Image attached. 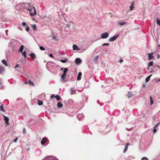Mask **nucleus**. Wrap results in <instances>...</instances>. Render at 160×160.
<instances>
[{"label": "nucleus", "mask_w": 160, "mask_h": 160, "mask_svg": "<svg viewBox=\"0 0 160 160\" xmlns=\"http://www.w3.org/2000/svg\"><path fill=\"white\" fill-rule=\"evenodd\" d=\"M119 36V35H115L113 36L110 38L109 39V42H112L115 40Z\"/></svg>", "instance_id": "nucleus-4"}, {"label": "nucleus", "mask_w": 160, "mask_h": 160, "mask_svg": "<svg viewBox=\"0 0 160 160\" xmlns=\"http://www.w3.org/2000/svg\"><path fill=\"white\" fill-rule=\"evenodd\" d=\"M22 55L24 56L25 58H26V51H23L22 53Z\"/></svg>", "instance_id": "nucleus-29"}, {"label": "nucleus", "mask_w": 160, "mask_h": 160, "mask_svg": "<svg viewBox=\"0 0 160 160\" xmlns=\"http://www.w3.org/2000/svg\"><path fill=\"white\" fill-rule=\"evenodd\" d=\"M153 61H151L149 62L148 64V67H149L153 65Z\"/></svg>", "instance_id": "nucleus-25"}, {"label": "nucleus", "mask_w": 160, "mask_h": 160, "mask_svg": "<svg viewBox=\"0 0 160 160\" xmlns=\"http://www.w3.org/2000/svg\"><path fill=\"white\" fill-rule=\"evenodd\" d=\"M26 84H29L30 85H31V86H34V85L33 84V83L30 80H29L28 81V82H26Z\"/></svg>", "instance_id": "nucleus-19"}, {"label": "nucleus", "mask_w": 160, "mask_h": 160, "mask_svg": "<svg viewBox=\"0 0 160 160\" xmlns=\"http://www.w3.org/2000/svg\"><path fill=\"white\" fill-rule=\"evenodd\" d=\"M31 12L30 14L32 16H34L36 14V11L34 7H33V9H32V11H30Z\"/></svg>", "instance_id": "nucleus-5"}, {"label": "nucleus", "mask_w": 160, "mask_h": 160, "mask_svg": "<svg viewBox=\"0 0 160 160\" xmlns=\"http://www.w3.org/2000/svg\"><path fill=\"white\" fill-rule=\"evenodd\" d=\"M155 128H155V127H154V129L153 130V132L154 133H155V132H156L157 131V130Z\"/></svg>", "instance_id": "nucleus-39"}, {"label": "nucleus", "mask_w": 160, "mask_h": 160, "mask_svg": "<svg viewBox=\"0 0 160 160\" xmlns=\"http://www.w3.org/2000/svg\"><path fill=\"white\" fill-rule=\"evenodd\" d=\"M157 81H158V82H160V79H158L157 80Z\"/></svg>", "instance_id": "nucleus-53"}, {"label": "nucleus", "mask_w": 160, "mask_h": 160, "mask_svg": "<svg viewBox=\"0 0 160 160\" xmlns=\"http://www.w3.org/2000/svg\"><path fill=\"white\" fill-rule=\"evenodd\" d=\"M160 58V55L159 54H158L157 56V58Z\"/></svg>", "instance_id": "nucleus-48"}, {"label": "nucleus", "mask_w": 160, "mask_h": 160, "mask_svg": "<svg viewBox=\"0 0 160 160\" xmlns=\"http://www.w3.org/2000/svg\"><path fill=\"white\" fill-rule=\"evenodd\" d=\"M0 110L1 111L5 112V111L3 108V104L0 106Z\"/></svg>", "instance_id": "nucleus-23"}, {"label": "nucleus", "mask_w": 160, "mask_h": 160, "mask_svg": "<svg viewBox=\"0 0 160 160\" xmlns=\"http://www.w3.org/2000/svg\"><path fill=\"white\" fill-rule=\"evenodd\" d=\"M29 55L30 56L33 58H35L36 57V56L34 53H31L29 54Z\"/></svg>", "instance_id": "nucleus-17"}, {"label": "nucleus", "mask_w": 160, "mask_h": 160, "mask_svg": "<svg viewBox=\"0 0 160 160\" xmlns=\"http://www.w3.org/2000/svg\"><path fill=\"white\" fill-rule=\"evenodd\" d=\"M26 130H25V128H23V132L24 133H26Z\"/></svg>", "instance_id": "nucleus-45"}, {"label": "nucleus", "mask_w": 160, "mask_h": 160, "mask_svg": "<svg viewBox=\"0 0 160 160\" xmlns=\"http://www.w3.org/2000/svg\"><path fill=\"white\" fill-rule=\"evenodd\" d=\"M66 74H63L62 75H61V80L62 81H64V80H65V77H66Z\"/></svg>", "instance_id": "nucleus-15"}, {"label": "nucleus", "mask_w": 160, "mask_h": 160, "mask_svg": "<svg viewBox=\"0 0 160 160\" xmlns=\"http://www.w3.org/2000/svg\"><path fill=\"white\" fill-rule=\"evenodd\" d=\"M75 63L77 65H79L81 62V59L79 58H77L75 60Z\"/></svg>", "instance_id": "nucleus-9"}, {"label": "nucleus", "mask_w": 160, "mask_h": 160, "mask_svg": "<svg viewBox=\"0 0 160 160\" xmlns=\"http://www.w3.org/2000/svg\"><path fill=\"white\" fill-rule=\"evenodd\" d=\"M69 101H71V102H72L73 101L72 100H69Z\"/></svg>", "instance_id": "nucleus-57"}, {"label": "nucleus", "mask_w": 160, "mask_h": 160, "mask_svg": "<svg viewBox=\"0 0 160 160\" xmlns=\"http://www.w3.org/2000/svg\"><path fill=\"white\" fill-rule=\"evenodd\" d=\"M150 103L151 105H152V104L153 103V101L152 100V97L151 96H150Z\"/></svg>", "instance_id": "nucleus-28"}, {"label": "nucleus", "mask_w": 160, "mask_h": 160, "mask_svg": "<svg viewBox=\"0 0 160 160\" xmlns=\"http://www.w3.org/2000/svg\"><path fill=\"white\" fill-rule=\"evenodd\" d=\"M156 67H158V68H160V67L158 65L157 66H156Z\"/></svg>", "instance_id": "nucleus-55"}, {"label": "nucleus", "mask_w": 160, "mask_h": 160, "mask_svg": "<svg viewBox=\"0 0 160 160\" xmlns=\"http://www.w3.org/2000/svg\"><path fill=\"white\" fill-rule=\"evenodd\" d=\"M83 116V115L82 114H78L77 115V118L79 120H80Z\"/></svg>", "instance_id": "nucleus-11"}, {"label": "nucleus", "mask_w": 160, "mask_h": 160, "mask_svg": "<svg viewBox=\"0 0 160 160\" xmlns=\"http://www.w3.org/2000/svg\"><path fill=\"white\" fill-rule=\"evenodd\" d=\"M135 8L133 6H131V11L132 10Z\"/></svg>", "instance_id": "nucleus-40"}, {"label": "nucleus", "mask_w": 160, "mask_h": 160, "mask_svg": "<svg viewBox=\"0 0 160 160\" xmlns=\"http://www.w3.org/2000/svg\"><path fill=\"white\" fill-rule=\"evenodd\" d=\"M47 141V138L44 137L42 138V140L41 141V143L42 145H44L45 143Z\"/></svg>", "instance_id": "nucleus-8"}, {"label": "nucleus", "mask_w": 160, "mask_h": 160, "mask_svg": "<svg viewBox=\"0 0 160 160\" xmlns=\"http://www.w3.org/2000/svg\"><path fill=\"white\" fill-rule=\"evenodd\" d=\"M57 107L58 108H61L63 107V104L61 102H58L57 104Z\"/></svg>", "instance_id": "nucleus-12"}, {"label": "nucleus", "mask_w": 160, "mask_h": 160, "mask_svg": "<svg viewBox=\"0 0 160 160\" xmlns=\"http://www.w3.org/2000/svg\"><path fill=\"white\" fill-rule=\"evenodd\" d=\"M42 160H58L54 157L52 156L47 157L45 158Z\"/></svg>", "instance_id": "nucleus-3"}, {"label": "nucleus", "mask_w": 160, "mask_h": 160, "mask_svg": "<svg viewBox=\"0 0 160 160\" xmlns=\"http://www.w3.org/2000/svg\"><path fill=\"white\" fill-rule=\"evenodd\" d=\"M123 61V60H122V59L121 58L120 60H119V62L120 63H121Z\"/></svg>", "instance_id": "nucleus-47"}, {"label": "nucleus", "mask_w": 160, "mask_h": 160, "mask_svg": "<svg viewBox=\"0 0 160 160\" xmlns=\"http://www.w3.org/2000/svg\"><path fill=\"white\" fill-rule=\"evenodd\" d=\"M152 72H153V71H152H152H151L150 72V73H152Z\"/></svg>", "instance_id": "nucleus-59"}, {"label": "nucleus", "mask_w": 160, "mask_h": 160, "mask_svg": "<svg viewBox=\"0 0 160 160\" xmlns=\"http://www.w3.org/2000/svg\"><path fill=\"white\" fill-rule=\"evenodd\" d=\"M51 98L52 99L53 98H55V96L54 95V94L52 95L51 96Z\"/></svg>", "instance_id": "nucleus-42"}, {"label": "nucleus", "mask_w": 160, "mask_h": 160, "mask_svg": "<svg viewBox=\"0 0 160 160\" xmlns=\"http://www.w3.org/2000/svg\"><path fill=\"white\" fill-rule=\"evenodd\" d=\"M156 22L157 24L160 26V20L158 18H157L156 19Z\"/></svg>", "instance_id": "nucleus-33"}, {"label": "nucleus", "mask_w": 160, "mask_h": 160, "mask_svg": "<svg viewBox=\"0 0 160 160\" xmlns=\"http://www.w3.org/2000/svg\"><path fill=\"white\" fill-rule=\"evenodd\" d=\"M18 139V138H15L14 139V140L13 142H17Z\"/></svg>", "instance_id": "nucleus-49"}, {"label": "nucleus", "mask_w": 160, "mask_h": 160, "mask_svg": "<svg viewBox=\"0 0 160 160\" xmlns=\"http://www.w3.org/2000/svg\"><path fill=\"white\" fill-rule=\"evenodd\" d=\"M49 56L50 57L54 58V57H53V56L52 53H50L49 54Z\"/></svg>", "instance_id": "nucleus-44"}, {"label": "nucleus", "mask_w": 160, "mask_h": 160, "mask_svg": "<svg viewBox=\"0 0 160 160\" xmlns=\"http://www.w3.org/2000/svg\"><path fill=\"white\" fill-rule=\"evenodd\" d=\"M19 67V65L18 64H17L16 65L15 67H14V68H18Z\"/></svg>", "instance_id": "nucleus-46"}, {"label": "nucleus", "mask_w": 160, "mask_h": 160, "mask_svg": "<svg viewBox=\"0 0 160 160\" xmlns=\"http://www.w3.org/2000/svg\"><path fill=\"white\" fill-rule=\"evenodd\" d=\"M129 143H128L125 145V148L123 151V153H125L126 152L128 148V146H129Z\"/></svg>", "instance_id": "nucleus-14"}, {"label": "nucleus", "mask_w": 160, "mask_h": 160, "mask_svg": "<svg viewBox=\"0 0 160 160\" xmlns=\"http://www.w3.org/2000/svg\"><path fill=\"white\" fill-rule=\"evenodd\" d=\"M39 48L41 50H45V48L41 46L39 47Z\"/></svg>", "instance_id": "nucleus-36"}, {"label": "nucleus", "mask_w": 160, "mask_h": 160, "mask_svg": "<svg viewBox=\"0 0 160 160\" xmlns=\"http://www.w3.org/2000/svg\"><path fill=\"white\" fill-rule=\"evenodd\" d=\"M2 82L1 81V79H0V86L2 85Z\"/></svg>", "instance_id": "nucleus-52"}, {"label": "nucleus", "mask_w": 160, "mask_h": 160, "mask_svg": "<svg viewBox=\"0 0 160 160\" xmlns=\"http://www.w3.org/2000/svg\"><path fill=\"white\" fill-rule=\"evenodd\" d=\"M23 4H26L27 7V9L29 11H32V8L31 5L29 3H25L23 2Z\"/></svg>", "instance_id": "nucleus-1"}, {"label": "nucleus", "mask_w": 160, "mask_h": 160, "mask_svg": "<svg viewBox=\"0 0 160 160\" xmlns=\"http://www.w3.org/2000/svg\"><path fill=\"white\" fill-rule=\"evenodd\" d=\"M135 2H132L131 5V6H134Z\"/></svg>", "instance_id": "nucleus-50"}, {"label": "nucleus", "mask_w": 160, "mask_h": 160, "mask_svg": "<svg viewBox=\"0 0 160 160\" xmlns=\"http://www.w3.org/2000/svg\"><path fill=\"white\" fill-rule=\"evenodd\" d=\"M2 116L4 118V120L5 121L6 124L7 125H9L8 121L9 120V119L8 117H7L5 116L4 115L2 114Z\"/></svg>", "instance_id": "nucleus-7"}, {"label": "nucleus", "mask_w": 160, "mask_h": 160, "mask_svg": "<svg viewBox=\"0 0 160 160\" xmlns=\"http://www.w3.org/2000/svg\"><path fill=\"white\" fill-rule=\"evenodd\" d=\"M72 47L73 49L74 50H80V49L76 44H73V45Z\"/></svg>", "instance_id": "nucleus-10"}, {"label": "nucleus", "mask_w": 160, "mask_h": 160, "mask_svg": "<svg viewBox=\"0 0 160 160\" xmlns=\"http://www.w3.org/2000/svg\"><path fill=\"white\" fill-rule=\"evenodd\" d=\"M141 160H148V159L146 157H143L142 158Z\"/></svg>", "instance_id": "nucleus-34"}, {"label": "nucleus", "mask_w": 160, "mask_h": 160, "mask_svg": "<svg viewBox=\"0 0 160 160\" xmlns=\"http://www.w3.org/2000/svg\"><path fill=\"white\" fill-rule=\"evenodd\" d=\"M127 95L128 96V98H129L130 97V92H128V95Z\"/></svg>", "instance_id": "nucleus-43"}, {"label": "nucleus", "mask_w": 160, "mask_h": 160, "mask_svg": "<svg viewBox=\"0 0 160 160\" xmlns=\"http://www.w3.org/2000/svg\"><path fill=\"white\" fill-rule=\"evenodd\" d=\"M8 30H6L5 31V32H6V34L7 35H8Z\"/></svg>", "instance_id": "nucleus-51"}, {"label": "nucleus", "mask_w": 160, "mask_h": 160, "mask_svg": "<svg viewBox=\"0 0 160 160\" xmlns=\"http://www.w3.org/2000/svg\"><path fill=\"white\" fill-rule=\"evenodd\" d=\"M4 71V68L1 66H0V72H2Z\"/></svg>", "instance_id": "nucleus-32"}, {"label": "nucleus", "mask_w": 160, "mask_h": 160, "mask_svg": "<svg viewBox=\"0 0 160 160\" xmlns=\"http://www.w3.org/2000/svg\"><path fill=\"white\" fill-rule=\"evenodd\" d=\"M68 70V69L67 68H65L63 71V74H66V73L67 72Z\"/></svg>", "instance_id": "nucleus-30"}, {"label": "nucleus", "mask_w": 160, "mask_h": 160, "mask_svg": "<svg viewBox=\"0 0 160 160\" xmlns=\"http://www.w3.org/2000/svg\"><path fill=\"white\" fill-rule=\"evenodd\" d=\"M82 75V72H79L78 75V77L77 78V80L78 81H79L81 79V77Z\"/></svg>", "instance_id": "nucleus-13"}, {"label": "nucleus", "mask_w": 160, "mask_h": 160, "mask_svg": "<svg viewBox=\"0 0 160 160\" xmlns=\"http://www.w3.org/2000/svg\"><path fill=\"white\" fill-rule=\"evenodd\" d=\"M152 75H151L150 76L147 77L145 79V82H148L150 80V77L152 76Z\"/></svg>", "instance_id": "nucleus-21"}, {"label": "nucleus", "mask_w": 160, "mask_h": 160, "mask_svg": "<svg viewBox=\"0 0 160 160\" xmlns=\"http://www.w3.org/2000/svg\"><path fill=\"white\" fill-rule=\"evenodd\" d=\"M2 63L6 66H8L7 61L5 59H3L2 60Z\"/></svg>", "instance_id": "nucleus-22"}, {"label": "nucleus", "mask_w": 160, "mask_h": 160, "mask_svg": "<svg viewBox=\"0 0 160 160\" xmlns=\"http://www.w3.org/2000/svg\"><path fill=\"white\" fill-rule=\"evenodd\" d=\"M24 49V46L22 45L20 47V48L18 50V52H22L23 49Z\"/></svg>", "instance_id": "nucleus-16"}, {"label": "nucleus", "mask_w": 160, "mask_h": 160, "mask_svg": "<svg viewBox=\"0 0 160 160\" xmlns=\"http://www.w3.org/2000/svg\"><path fill=\"white\" fill-rule=\"evenodd\" d=\"M55 98H56L57 101H58L60 99V97L59 95H57L55 96Z\"/></svg>", "instance_id": "nucleus-31"}, {"label": "nucleus", "mask_w": 160, "mask_h": 160, "mask_svg": "<svg viewBox=\"0 0 160 160\" xmlns=\"http://www.w3.org/2000/svg\"><path fill=\"white\" fill-rule=\"evenodd\" d=\"M68 60V59L67 58H66L64 59H61L60 60V61L62 63H65L67 62V61Z\"/></svg>", "instance_id": "nucleus-24"}, {"label": "nucleus", "mask_w": 160, "mask_h": 160, "mask_svg": "<svg viewBox=\"0 0 160 160\" xmlns=\"http://www.w3.org/2000/svg\"><path fill=\"white\" fill-rule=\"evenodd\" d=\"M31 27L32 28L34 31H37V28L36 25L34 24H31Z\"/></svg>", "instance_id": "nucleus-20"}, {"label": "nucleus", "mask_w": 160, "mask_h": 160, "mask_svg": "<svg viewBox=\"0 0 160 160\" xmlns=\"http://www.w3.org/2000/svg\"><path fill=\"white\" fill-rule=\"evenodd\" d=\"M109 45V43H104L102 45V46H108Z\"/></svg>", "instance_id": "nucleus-35"}, {"label": "nucleus", "mask_w": 160, "mask_h": 160, "mask_svg": "<svg viewBox=\"0 0 160 160\" xmlns=\"http://www.w3.org/2000/svg\"><path fill=\"white\" fill-rule=\"evenodd\" d=\"M158 46H159V47H160V45H158Z\"/></svg>", "instance_id": "nucleus-61"}, {"label": "nucleus", "mask_w": 160, "mask_h": 160, "mask_svg": "<svg viewBox=\"0 0 160 160\" xmlns=\"http://www.w3.org/2000/svg\"><path fill=\"white\" fill-rule=\"evenodd\" d=\"M118 24L120 26H123L126 24L127 23L125 22H118Z\"/></svg>", "instance_id": "nucleus-18"}, {"label": "nucleus", "mask_w": 160, "mask_h": 160, "mask_svg": "<svg viewBox=\"0 0 160 160\" xmlns=\"http://www.w3.org/2000/svg\"><path fill=\"white\" fill-rule=\"evenodd\" d=\"M160 123V122L159 123H157V124H156L155 126V127H154L155 128H156L157 127H158L159 126Z\"/></svg>", "instance_id": "nucleus-41"}, {"label": "nucleus", "mask_w": 160, "mask_h": 160, "mask_svg": "<svg viewBox=\"0 0 160 160\" xmlns=\"http://www.w3.org/2000/svg\"><path fill=\"white\" fill-rule=\"evenodd\" d=\"M38 103L39 105L41 106L43 104V102L41 100H38Z\"/></svg>", "instance_id": "nucleus-27"}, {"label": "nucleus", "mask_w": 160, "mask_h": 160, "mask_svg": "<svg viewBox=\"0 0 160 160\" xmlns=\"http://www.w3.org/2000/svg\"><path fill=\"white\" fill-rule=\"evenodd\" d=\"M154 53L153 52L148 53V59L149 60H151L152 58H153V55L154 54Z\"/></svg>", "instance_id": "nucleus-6"}, {"label": "nucleus", "mask_w": 160, "mask_h": 160, "mask_svg": "<svg viewBox=\"0 0 160 160\" xmlns=\"http://www.w3.org/2000/svg\"><path fill=\"white\" fill-rule=\"evenodd\" d=\"M98 58V56H97V57L95 58V59H97Z\"/></svg>", "instance_id": "nucleus-56"}, {"label": "nucleus", "mask_w": 160, "mask_h": 160, "mask_svg": "<svg viewBox=\"0 0 160 160\" xmlns=\"http://www.w3.org/2000/svg\"><path fill=\"white\" fill-rule=\"evenodd\" d=\"M53 38H54V39L55 38V37H53Z\"/></svg>", "instance_id": "nucleus-60"}, {"label": "nucleus", "mask_w": 160, "mask_h": 160, "mask_svg": "<svg viewBox=\"0 0 160 160\" xmlns=\"http://www.w3.org/2000/svg\"><path fill=\"white\" fill-rule=\"evenodd\" d=\"M76 92V90L73 88L71 89V94H73Z\"/></svg>", "instance_id": "nucleus-26"}, {"label": "nucleus", "mask_w": 160, "mask_h": 160, "mask_svg": "<svg viewBox=\"0 0 160 160\" xmlns=\"http://www.w3.org/2000/svg\"><path fill=\"white\" fill-rule=\"evenodd\" d=\"M29 149H30V148H27V151H28L29 150Z\"/></svg>", "instance_id": "nucleus-54"}, {"label": "nucleus", "mask_w": 160, "mask_h": 160, "mask_svg": "<svg viewBox=\"0 0 160 160\" xmlns=\"http://www.w3.org/2000/svg\"><path fill=\"white\" fill-rule=\"evenodd\" d=\"M109 36V34L107 32H105L101 34V37L102 39H106Z\"/></svg>", "instance_id": "nucleus-2"}, {"label": "nucleus", "mask_w": 160, "mask_h": 160, "mask_svg": "<svg viewBox=\"0 0 160 160\" xmlns=\"http://www.w3.org/2000/svg\"><path fill=\"white\" fill-rule=\"evenodd\" d=\"M23 26H27V25L26 23L24 22H22L21 24Z\"/></svg>", "instance_id": "nucleus-37"}, {"label": "nucleus", "mask_w": 160, "mask_h": 160, "mask_svg": "<svg viewBox=\"0 0 160 160\" xmlns=\"http://www.w3.org/2000/svg\"><path fill=\"white\" fill-rule=\"evenodd\" d=\"M25 29L28 32L29 31V28L28 26V25L26 26V28Z\"/></svg>", "instance_id": "nucleus-38"}, {"label": "nucleus", "mask_w": 160, "mask_h": 160, "mask_svg": "<svg viewBox=\"0 0 160 160\" xmlns=\"http://www.w3.org/2000/svg\"><path fill=\"white\" fill-rule=\"evenodd\" d=\"M63 68H61V70H63Z\"/></svg>", "instance_id": "nucleus-58"}]
</instances>
